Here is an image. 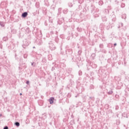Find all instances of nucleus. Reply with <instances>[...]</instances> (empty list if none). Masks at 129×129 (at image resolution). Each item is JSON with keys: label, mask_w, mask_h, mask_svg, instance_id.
Segmentation results:
<instances>
[{"label": "nucleus", "mask_w": 129, "mask_h": 129, "mask_svg": "<svg viewBox=\"0 0 129 129\" xmlns=\"http://www.w3.org/2000/svg\"><path fill=\"white\" fill-rule=\"evenodd\" d=\"M66 53L67 57H69V58H71L72 60H73L74 56H73V51L72 49H67Z\"/></svg>", "instance_id": "obj_1"}, {"label": "nucleus", "mask_w": 129, "mask_h": 129, "mask_svg": "<svg viewBox=\"0 0 129 129\" xmlns=\"http://www.w3.org/2000/svg\"><path fill=\"white\" fill-rule=\"evenodd\" d=\"M29 45H30V42H29L28 40L25 39L23 41V44L22 45L23 48H24V49H26V48H27V47H28Z\"/></svg>", "instance_id": "obj_2"}, {"label": "nucleus", "mask_w": 129, "mask_h": 129, "mask_svg": "<svg viewBox=\"0 0 129 129\" xmlns=\"http://www.w3.org/2000/svg\"><path fill=\"white\" fill-rule=\"evenodd\" d=\"M48 44L49 45V48L51 51H53L56 49V46H55V45H54L52 42L50 41Z\"/></svg>", "instance_id": "obj_3"}, {"label": "nucleus", "mask_w": 129, "mask_h": 129, "mask_svg": "<svg viewBox=\"0 0 129 129\" xmlns=\"http://www.w3.org/2000/svg\"><path fill=\"white\" fill-rule=\"evenodd\" d=\"M113 15L111 16L112 21V22H116V17L115 15H114V12H112Z\"/></svg>", "instance_id": "obj_4"}, {"label": "nucleus", "mask_w": 129, "mask_h": 129, "mask_svg": "<svg viewBox=\"0 0 129 129\" xmlns=\"http://www.w3.org/2000/svg\"><path fill=\"white\" fill-rule=\"evenodd\" d=\"M72 72V69L69 68L68 70H67V73H66V75L67 76H69V74H70Z\"/></svg>", "instance_id": "obj_5"}, {"label": "nucleus", "mask_w": 129, "mask_h": 129, "mask_svg": "<svg viewBox=\"0 0 129 129\" xmlns=\"http://www.w3.org/2000/svg\"><path fill=\"white\" fill-rule=\"evenodd\" d=\"M54 99H55V98L53 97H51L49 99L48 101L50 104H53V103H54Z\"/></svg>", "instance_id": "obj_6"}, {"label": "nucleus", "mask_w": 129, "mask_h": 129, "mask_svg": "<svg viewBox=\"0 0 129 129\" xmlns=\"http://www.w3.org/2000/svg\"><path fill=\"white\" fill-rule=\"evenodd\" d=\"M28 16V12H23L22 14V15H21V17L22 18H27Z\"/></svg>", "instance_id": "obj_7"}, {"label": "nucleus", "mask_w": 129, "mask_h": 129, "mask_svg": "<svg viewBox=\"0 0 129 129\" xmlns=\"http://www.w3.org/2000/svg\"><path fill=\"white\" fill-rule=\"evenodd\" d=\"M102 20L103 22H106L107 21V18H106V16H102Z\"/></svg>", "instance_id": "obj_8"}, {"label": "nucleus", "mask_w": 129, "mask_h": 129, "mask_svg": "<svg viewBox=\"0 0 129 129\" xmlns=\"http://www.w3.org/2000/svg\"><path fill=\"white\" fill-rule=\"evenodd\" d=\"M3 41L6 42V41H8V40H9V37H8L7 36H4L3 38Z\"/></svg>", "instance_id": "obj_9"}, {"label": "nucleus", "mask_w": 129, "mask_h": 129, "mask_svg": "<svg viewBox=\"0 0 129 129\" xmlns=\"http://www.w3.org/2000/svg\"><path fill=\"white\" fill-rule=\"evenodd\" d=\"M15 125H16V126H17V127H19V126H20V122L16 121L15 122Z\"/></svg>", "instance_id": "obj_10"}, {"label": "nucleus", "mask_w": 129, "mask_h": 129, "mask_svg": "<svg viewBox=\"0 0 129 129\" xmlns=\"http://www.w3.org/2000/svg\"><path fill=\"white\" fill-rule=\"evenodd\" d=\"M121 0H115L114 3L115 5H118L119 4V2H121Z\"/></svg>", "instance_id": "obj_11"}, {"label": "nucleus", "mask_w": 129, "mask_h": 129, "mask_svg": "<svg viewBox=\"0 0 129 129\" xmlns=\"http://www.w3.org/2000/svg\"><path fill=\"white\" fill-rule=\"evenodd\" d=\"M63 13L65 14H67V13H68V9L67 8L63 10Z\"/></svg>", "instance_id": "obj_12"}, {"label": "nucleus", "mask_w": 129, "mask_h": 129, "mask_svg": "<svg viewBox=\"0 0 129 129\" xmlns=\"http://www.w3.org/2000/svg\"><path fill=\"white\" fill-rule=\"evenodd\" d=\"M92 68H96L97 67V64H96L95 63H93L92 64Z\"/></svg>", "instance_id": "obj_13"}, {"label": "nucleus", "mask_w": 129, "mask_h": 129, "mask_svg": "<svg viewBox=\"0 0 129 129\" xmlns=\"http://www.w3.org/2000/svg\"><path fill=\"white\" fill-rule=\"evenodd\" d=\"M99 6H102L103 5V1H100L98 3Z\"/></svg>", "instance_id": "obj_14"}, {"label": "nucleus", "mask_w": 129, "mask_h": 129, "mask_svg": "<svg viewBox=\"0 0 129 129\" xmlns=\"http://www.w3.org/2000/svg\"><path fill=\"white\" fill-rule=\"evenodd\" d=\"M0 26L2 27H5V23H4V22L0 21Z\"/></svg>", "instance_id": "obj_15"}, {"label": "nucleus", "mask_w": 129, "mask_h": 129, "mask_svg": "<svg viewBox=\"0 0 129 129\" xmlns=\"http://www.w3.org/2000/svg\"><path fill=\"white\" fill-rule=\"evenodd\" d=\"M77 31H78V32H82V29L81 28L78 27V28H77Z\"/></svg>", "instance_id": "obj_16"}, {"label": "nucleus", "mask_w": 129, "mask_h": 129, "mask_svg": "<svg viewBox=\"0 0 129 129\" xmlns=\"http://www.w3.org/2000/svg\"><path fill=\"white\" fill-rule=\"evenodd\" d=\"M104 12H105V14H109V10H108V9H105L104 10Z\"/></svg>", "instance_id": "obj_17"}, {"label": "nucleus", "mask_w": 129, "mask_h": 129, "mask_svg": "<svg viewBox=\"0 0 129 129\" xmlns=\"http://www.w3.org/2000/svg\"><path fill=\"white\" fill-rule=\"evenodd\" d=\"M113 93V91H112L111 90L108 92V94L109 95H110L112 94Z\"/></svg>", "instance_id": "obj_18"}, {"label": "nucleus", "mask_w": 129, "mask_h": 129, "mask_svg": "<svg viewBox=\"0 0 129 129\" xmlns=\"http://www.w3.org/2000/svg\"><path fill=\"white\" fill-rule=\"evenodd\" d=\"M125 7V4L124 3H122L121 4V8H124Z\"/></svg>", "instance_id": "obj_19"}, {"label": "nucleus", "mask_w": 129, "mask_h": 129, "mask_svg": "<svg viewBox=\"0 0 129 129\" xmlns=\"http://www.w3.org/2000/svg\"><path fill=\"white\" fill-rule=\"evenodd\" d=\"M90 89H94V86H93V85H91L90 86Z\"/></svg>", "instance_id": "obj_20"}, {"label": "nucleus", "mask_w": 129, "mask_h": 129, "mask_svg": "<svg viewBox=\"0 0 129 129\" xmlns=\"http://www.w3.org/2000/svg\"><path fill=\"white\" fill-rule=\"evenodd\" d=\"M109 28H110V23H109L108 26L106 27V29L107 30H109Z\"/></svg>", "instance_id": "obj_21"}, {"label": "nucleus", "mask_w": 129, "mask_h": 129, "mask_svg": "<svg viewBox=\"0 0 129 129\" xmlns=\"http://www.w3.org/2000/svg\"><path fill=\"white\" fill-rule=\"evenodd\" d=\"M27 57H28V54H25L23 55V57H24L25 59H26Z\"/></svg>", "instance_id": "obj_22"}, {"label": "nucleus", "mask_w": 129, "mask_h": 129, "mask_svg": "<svg viewBox=\"0 0 129 129\" xmlns=\"http://www.w3.org/2000/svg\"><path fill=\"white\" fill-rule=\"evenodd\" d=\"M58 12H59L60 13H61L62 12V8H59L58 9Z\"/></svg>", "instance_id": "obj_23"}, {"label": "nucleus", "mask_w": 129, "mask_h": 129, "mask_svg": "<svg viewBox=\"0 0 129 129\" xmlns=\"http://www.w3.org/2000/svg\"><path fill=\"white\" fill-rule=\"evenodd\" d=\"M31 66H33V67H35V66H36V63L35 62H32Z\"/></svg>", "instance_id": "obj_24"}, {"label": "nucleus", "mask_w": 129, "mask_h": 129, "mask_svg": "<svg viewBox=\"0 0 129 129\" xmlns=\"http://www.w3.org/2000/svg\"><path fill=\"white\" fill-rule=\"evenodd\" d=\"M55 68H56V67H55V66L52 67L51 68V71H54V70H55Z\"/></svg>", "instance_id": "obj_25"}, {"label": "nucleus", "mask_w": 129, "mask_h": 129, "mask_svg": "<svg viewBox=\"0 0 129 129\" xmlns=\"http://www.w3.org/2000/svg\"><path fill=\"white\" fill-rule=\"evenodd\" d=\"M79 75L80 76H81V75H82V72L81 71H80L79 72Z\"/></svg>", "instance_id": "obj_26"}, {"label": "nucleus", "mask_w": 129, "mask_h": 129, "mask_svg": "<svg viewBox=\"0 0 129 129\" xmlns=\"http://www.w3.org/2000/svg\"><path fill=\"white\" fill-rule=\"evenodd\" d=\"M100 48H103V44H100L99 45Z\"/></svg>", "instance_id": "obj_27"}, {"label": "nucleus", "mask_w": 129, "mask_h": 129, "mask_svg": "<svg viewBox=\"0 0 129 129\" xmlns=\"http://www.w3.org/2000/svg\"><path fill=\"white\" fill-rule=\"evenodd\" d=\"M94 16L96 17H99V15L98 14H97L96 13H94Z\"/></svg>", "instance_id": "obj_28"}, {"label": "nucleus", "mask_w": 129, "mask_h": 129, "mask_svg": "<svg viewBox=\"0 0 129 129\" xmlns=\"http://www.w3.org/2000/svg\"><path fill=\"white\" fill-rule=\"evenodd\" d=\"M58 41H59V39H58V38H55V42H56V43H58Z\"/></svg>", "instance_id": "obj_29"}, {"label": "nucleus", "mask_w": 129, "mask_h": 129, "mask_svg": "<svg viewBox=\"0 0 129 129\" xmlns=\"http://www.w3.org/2000/svg\"><path fill=\"white\" fill-rule=\"evenodd\" d=\"M3 129H9V127L8 126H4Z\"/></svg>", "instance_id": "obj_30"}, {"label": "nucleus", "mask_w": 129, "mask_h": 129, "mask_svg": "<svg viewBox=\"0 0 129 129\" xmlns=\"http://www.w3.org/2000/svg\"><path fill=\"white\" fill-rule=\"evenodd\" d=\"M26 84H27V85H29L30 84V81H26Z\"/></svg>", "instance_id": "obj_31"}, {"label": "nucleus", "mask_w": 129, "mask_h": 129, "mask_svg": "<svg viewBox=\"0 0 129 129\" xmlns=\"http://www.w3.org/2000/svg\"><path fill=\"white\" fill-rule=\"evenodd\" d=\"M62 12H59V11H58V13H57V16H59V15L60 14H61Z\"/></svg>", "instance_id": "obj_32"}, {"label": "nucleus", "mask_w": 129, "mask_h": 129, "mask_svg": "<svg viewBox=\"0 0 129 129\" xmlns=\"http://www.w3.org/2000/svg\"><path fill=\"white\" fill-rule=\"evenodd\" d=\"M44 25L45 26H48V24H47V22L45 21Z\"/></svg>", "instance_id": "obj_33"}, {"label": "nucleus", "mask_w": 129, "mask_h": 129, "mask_svg": "<svg viewBox=\"0 0 129 129\" xmlns=\"http://www.w3.org/2000/svg\"><path fill=\"white\" fill-rule=\"evenodd\" d=\"M0 48L1 49H3V45H2V43H0Z\"/></svg>", "instance_id": "obj_34"}, {"label": "nucleus", "mask_w": 129, "mask_h": 129, "mask_svg": "<svg viewBox=\"0 0 129 129\" xmlns=\"http://www.w3.org/2000/svg\"><path fill=\"white\" fill-rule=\"evenodd\" d=\"M33 16H36L37 15V13L35 12L33 13Z\"/></svg>", "instance_id": "obj_35"}, {"label": "nucleus", "mask_w": 129, "mask_h": 129, "mask_svg": "<svg viewBox=\"0 0 129 129\" xmlns=\"http://www.w3.org/2000/svg\"><path fill=\"white\" fill-rule=\"evenodd\" d=\"M115 109H118V106H116V107H115Z\"/></svg>", "instance_id": "obj_36"}, {"label": "nucleus", "mask_w": 129, "mask_h": 129, "mask_svg": "<svg viewBox=\"0 0 129 129\" xmlns=\"http://www.w3.org/2000/svg\"><path fill=\"white\" fill-rule=\"evenodd\" d=\"M57 23L59 25H61V22H60V21H58Z\"/></svg>", "instance_id": "obj_37"}, {"label": "nucleus", "mask_w": 129, "mask_h": 129, "mask_svg": "<svg viewBox=\"0 0 129 129\" xmlns=\"http://www.w3.org/2000/svg\"><path fill=\"white\" fill-rule=\"evenodd\" d=\"M72 37H74V34H73V32H72Z\"/></svg>", "instance_id": "obj_38"}, {"label": "nucleus", "mask_w": 129, "mask_h": 129, "mask_svg": "<svg viewBox=\"0 0 129 129\" xmlns=\"http://www.w3.org/2000/svg\"><path fill=\"white\" fill-rule=\"evenodd\" d=\"M121 27H123V23H121Z\"/></svg>", "instance_id": "obj_39"}, {"label": "nucleus", "mask_w": 129, "mask_h": 129, "mask_svg": "<svg viewBox=\"0 0 129 129\" xmlns=\"http://www.w3.org/2000/svg\"><path fill=\"white\" fill-rule=\"evenodd\" d=\"M75 36H76V37H78V34H75Z\"/></svg>", "instance_id": "obj_40"}, {"label": "nucleus", "mask_w": 129, "mask_h": 129, "mask_svg": "<svg viewBox=\"0 0 129 129\" xmlns=\"http://www.w3.org/2000/svg\"><path fill=\"white\" fill-rule=\"evenodd\" d=\"M116 45H117V44H116V43H115L114 44V46H116Z\"/></svg>", "instance_id": "obj_41"}, {"label": "nucleus", "mask_w": 129, "mask_h": 129, "mask_svg": "<svg viewBox=\"0 0 129 129\" xmlns=\"http://www.w3.org/2000/svg\"><path fill=\"white\" fill-rule=\"evenodd\" d=\"M90 99H93V97H90Z\"/></svg>", "instance_id": "obj_42"}, {"label": "nucleus", "mask_w": 129, "mask_h": 129, "mask_svg": "<svg viewBox=\"0 0 129 129\" xmlns=\"http://www.w3.org/2000/svg\"><path fill=\"white\" fill-rule=\"evenodd\" d=\"M63 28H67V26H64Z\"/></svg>", "instance_id": "obj_43"}, {"label": "nucleus", "mask_w": 129, "mask_h": 129, "mask_svg": "<svg viewBox=\"0 0 129 129\" xmlns=\"http://www.w3.org/2000/svg\"><path fill=\"white\" fill-rule=\"evenodd\" d=\"M20 95H23V94L22 93H20Z\"/></svg>", "instance_id": "obj_44"}, {"label": "nucleus", "mask_w": 129, "mask_h": 129, "mask_svg": "<svg viewBox=\"0 0 129 129\" xmlns=\"http://www.w3.org/2000/svg\"><path fill=\"white\" fill-rule=\"evenodd\" d=\"M49 60H52V58H51V57H50V58H49Z\"/></svg>", "instance_id": "obj_45"}, {"label": "nucleus", "mask_w": 129, "mask_h": 129, "mask_svg": "<svg viewBox=\"0 0 129 129\" xmlns=\"http://www.w3.org/2000/svg\"><path fill=\"white\" fill-rule=\"evenodd\" d=\"M124 117H126V118H127L128 117H127V116H124Z\"/></svg>", "instance_id": "obj_46"}, {"label": "nucleus", "mask_w": 129, "mask_h": 129, "mask_svg": "<svg viewBox=\"0 0 129 129\" xmlns=\"http://www.w3.org/2000/svg\"><path fill=\"white\" fill-rule=\"evenodd\" d=\"M26 30H29V28H26Z\"/></svg>", "instance_id": "obj_47"}, {"label": "nucleus", "mask_w": 129, "mask_h": 129, "mask_svg": "<svg viewBox=\"0 0 129 129\" xmlns=\"http://www.w3.org/2000/svg\"><path fill=\"white\" fill-rule=\"evenodd\" d=\"M15 57H17V54L15 53Z\"/></svg>", "instance_id": "obj_48"}, {"label": "nucleus", "mask_w": 129, "mask_h": 129, "mask_svg": "<svg viewBox=\"0 0 129 129\" xmlns=\"http://www.w3.org/2000/svg\"><path fill=\"white\" fill-rule=\"evenodd\" d=\"M124 127H125V125H123Z\"/></svg>", "instance_id": "obj_49"}, {"label": "nucleus", "mask_w": 129, "mask_h": 129, "mask_svg": "<svg viewBox=\"0 0 129 129\" xmlns=\"http://www.w3.org/2000/svg\"><path fill=\"white\" fill-rule=\"evenodd\" d=\"M33 49H35V46H33Z\"/></svg>", "instance_id": "obj_50"}, {"label": "nucleus", "mask_w": 129, "mask_h": 129, "mask_svg": "<svg viewBox=\"0 0 129 129\" xmlns=\"http://www.w3.org/2000/svg\"><path fill=\"white\" fill-rule=\"evenodd\" d=\"M2 115H3L2 114H0V116H2Z\"/></svg>", "instance_id": "obj_51"}, {"label": "nucleus", "mask_w": 129, "mask_h": 129, "mask_svg": "<svg viewBox=\"0 0 129 129\" xmlns=\"http://www.w3.org/2000/svg\"><path fill=\"white\" fill-rule=\"evenodd\" d=\"M118 28H120V26H119V27H118Z\"/></svg>", "instance_id": "obj_52"}, {"label": "nucleus", "mask_w": 129, "mask_h": 129, "mask_svg": "<svg viewBox=\"0 0 129 129\" xmlns=\"http://www.w3.org/2000/svg\"><path fill=\"white\" fill-rule=\"evenodd\" d=\"M92 13H93V10H92Z\"/></svg>", "instance_id": "obj_53"}, {"label": "nucleus", "mask_w": 129, "mask_h": 129, "mask_svg": "<svg viewBox=\"0 0 129 129\" xmlns=\"http://www.w3.org/2000/svg\"><path fill=\"white\" fill-rule=\"evenodd\" d=\"M62 20H64V18H62Z\"/></svg>", "instance_id": "obj_54"}, {"label": "nucleus", "mask_w": 129, "mask_h": 129, "mask_svg": "<svg viewBox=\"0 0 129 129\" xmlns=\"http://www.w3.org/2000/svg\"><path fill=\"white\" fill-rule=\"evenodd\" d=\"M51 33L52 34H53V32H51Z\"/></svg>", "instance_id": "obj_55"}, {"label": "nucleus", "mask_w": 129, "mask_h": 129, "mask_svg": "<svg viewBox=\"0 0 129 129\" xmlns=\"http://www.w3.org/2000/svg\"><path fill=\"white\" fill-rule=\"evenodd\" d=\"M43 115H45V114H43Z\"/></svg>", "instance_id": "obj_56"}, {"label": "nucleus", "mask_w": 129, "mask_h": 129, "mask_svg": "<svg viewBox=\"0 0 129 129\" xmlns=\"http://www.w3.org/2000/svg\"><path fill=\"white\" fill-rule=\"evenodd\" d=\"M122 2H123V0H121Z\"/></svg>", "instance_id": "obj_57"}, {"label": "nucleus", "mask_w": 129, "mask_h": 129, "mask_svg": "<svg viewBox=\"0 0 129 129\" xmlns=\"http://www.w3.org/2000/svg\"><path fill=\"white\" fill-rule=\"evenodd\" d=\"M50 23L52 24V21H51V22H50Z\"/></svg>", "instance_id": "obj_58"}, {"label": "nucleus", "mask_w": 129, "mask_h": 129, "mask_svg": "<svg viewBox=\"0 0 129 129\" xmlns=\"http://www.w3.org/2000/svg\"><path fill=\"white\" fill-rule=\"evenodd\" d=\"M36 42H38V40H36Z\"/></svg>", "instance_id": "obj_59"}, {"label": "nucleus", "mask_w": 129, "mask_h": 129, "mask_svg": "<svg viewBox=\"0 0 129 129\" xmlns=\"http://www.w3.org/2000/svg\"><path fill=\"white\" fill-rule=\"evenodd\" d=\"M76 97H77V96H76Z\"/></svg>", "instance_id": "obj_60"}, {"label": "nucleus", "mask_w": 129, "mask_h": 129, "mask_svg": "<svg viewBox=\"0 0 129 129\" xmlns=\"http://www.w3.org/2000/svg\"><path fill=\"white\" fill-rule=\"evenodd\" d=\"M126 115H127V114H126Z\"/></svg>", "instance_id": "obj_61"}, {"label": "nucleus", "mask_w": 129, "mask_h": 129, "mask_svg": "<svg viewBox=\"0 0 129 129\" xmlns=\"http://www.w3.org/2000/svg\"><path fill=\"white\" fill-rule=\"evenodd\" d=\"M37 44H39V43H38Z\"/></svg>", "instance_id": "obj_62"}]
</instances>
